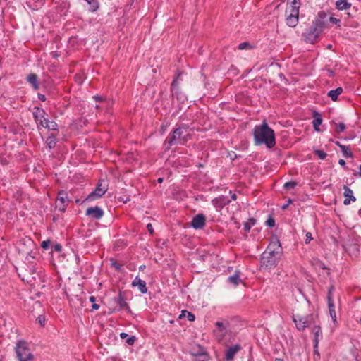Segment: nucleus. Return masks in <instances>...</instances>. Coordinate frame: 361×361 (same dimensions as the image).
I'll return each mask as SVG.
<instances>
[{"mask_svg":"<svg viewBox=\"0 0 361 361\" xmlns=\"http://www.w3.org/2000/svg\"><path fill=\"white\" fill-rule=\"evenodd\" d=\"M290 6L286 9V13H288L289 11H293V10H295L297 13H299V9L300 6V1H294V0H290Z\"/></svg>","mask_w":361,"mask_h":361,"instance_id":"nucleus-25","label":"nucleus"},{"mask_svg":"<svg viewBox=\"0 0 361 361\" xmlns=\"http://www.w3.org/2000/svg\"><path fill=\"white\" fill-rule=\"evenodd\" d=\"M39 2H41V3H42V2H43V1H44V0H39Z\"/></svg>","mask_w":361,"mask_h":361,"instance_id":"nucleus-60","label":"nucleus"},{"mask_svg":"<svg viewBox=\"0 0 361 361\" xmlns=\"http://www.w3.org/2000/svg\"><path fill=\"white\" fill-rule=\"evenodd\" d=\"M52 250L55 252H60L62 250V246L60 244L56 243L53 245Z\"/></svg>","mask_w":361,"mask_h":361,"instance_id":"nucleus-42","label":"nucleus"},{"mask_svg":"<svg viewBox=\"0 0 361 361\" xmlns=\"http://www.w3.org/2000/svg\"><path fill=\"white\" fill-rule=\"evenodd\" d=\"M250 47H251V46H250V44L248 42H243V43H240L238 45V49L240 50H244V49H249Z\"/></svg>","mask_w":361,"mask_h":361,"instance_id":"nucleus-39","label":"nucleus"},{"mask_svg":"<svg viewBox=\"0 0 361 361\" xmlns=\"http://www.w3.org/2000/svg\"><path fill=\"white\" fill-rule=\"evenodd\" d=\"M293 321L298 330L302 331L311 324L314 323V316L312 314L301 316L299 314L293 316Z\"/></svg>","mask_w":361,"mask_h":361,"instance_id":"nucleus-6","label":"nucleus"},{"mask_svg":"<svg viewBox=\"0 0 361 361\" xmlns=\"http://www.w3.org/2000/svg\"><path fill=\"white\" fill-rule=\"evenodd\" d=\"M108 185L104 180H99L96 188L90 192L86 200L87 201H93L102 197L107 191Z\"/></svg>","mask_w":361,"mask_h":361,"instance_id":"nucleus-7","label":"nucleus"},{"mask_svg":"<svg viewBox=\"0 0 361 361\" xmlns=\"http://www.w3.org/2000/svg\"><path fill=\"white\" fill-rule=\"evenodd\" d=\"M336 8L338 10H348L349 9L352 4L348 1V0H336Z\"/></svg>","mask_w":361,"mask_h":361,"instance_id":"nucleus-22","label":"nucleus"},{"mask_svg":"<svg viewBox=\"0 0 361 361\" xmlns=\"http://www.w3.org/2000/svg\"><path fill=\"white\" fill-rule=\"evenodd\" d=\"M115 300L121 309L130 310L128 303L126 302V300L121 293L119 294L118 297L116 298Z\"/></svg>","mask_w":361,"mask_h":361,"instance_id":"nucleus-24","label":"nucleus"},{"mask_svg":"<svg viewBox=\"0 0 361 361\" xmlns=\"http://www.w3.org/2000/svg\"><path fill=\"white\" fill-rule=\"evenodd\" d=\"M27 82L32 85L34 90H37L39 89V83L37 80V75L35 73H30L27 77Z\"/></svg>","mask_w":361,"mask_h":361,"instance_id":"nucleus-23","label":"nucleus"},{"mask_svg":"<svg viewBox=\"0 0 361 361\" xmlns=\"http://www.w3.org/2000/svg\"><path fill=\"white\" fill-rule=\"evenodd\" d=\"M95 300H96V299H95V298H94V296H91V297L90 298V301L91 302H95Z\"/></svg>","mask_w":361,"mask_h":361,"instance_id":"nucleus-55","label":"nucleus"},{"mask_svg":"<svg viewBox=\"0 0 361 361\" xmlns=\"http://www.w3.org/2000/svg\"><path fill=\"white\" fill-rule=\"evenodd\" d=\"M358 176H359L360 177H361V164H360V166H359Z\"/></svg>","mask_w":361,"mask_h":361,"instance_id":"nucleus-58","label":"nucleus"},{"mask_svg":"<svg viewBox=\"0 0 361 361\" xmlns=\"http://www.w3.org/2000/svg\"><path fill=\"white\" fill-rule=\"evenodd\" d=\"M147 228L148 231H149L151 233H152V232H153V228H152V224H147Z\"/></svg>","mask_w":361,"mask_h":361,"instance_id":"nucleus-50","label":"nucleus"},{"mask_svg":"<svg viewBox=\"0 0 361 361\" xmlns=\"http://www.w3.org/2000/svg\"><path fill=\"white\" fill-rule=\"evenodd\" d=\"M343 189H344L343 195L345 197L343 204L345 205H348L350 204L351 201L355 202L356 200V198L353 195V190L346 185L343 186Z\"/></svg>","mask_w":361,"mask_h":361,"instance_id":"nucleus-16","label":"nucleus"},{"mask_svg":"<svg viewBox=\"0 0 361 361\" xmlns=\"http://www.w3.org/2000/svg\"><path fill=\"white\" fill-rule=\"evenodd\" d=\"M189 139V134L185 128H177L166 139L167 149L174 145H184Z\"/></svg>","mask_w":361,"mask_h":361,"instance_id":"nucleus-4","label":"nucleus"},{"mask_svg":"<svg viewBox=\"0 0 361 361\" xmlns=\"http://www.w3.org/2000/svg\"><path fill=\"white\" fill-rule=\"evenodd\" d=\"M281 243L279 240L271 241L267 250L261 257V268L271 269L276 267L281 257Z\"/></svg>","mask_w":361,"mask_h":361,"instance_id":"nucleus-2","label":"nucleus"},{"mask_svg":"<svg viewBox=\"0 0 361 361\" xmlns=\"http://www.w3.org/2000/svg\"><path fill=\"white\" fill-rule=\"evenodd\" d=\"M57 143V139L56 137V135L54 133L50 134L47 140H46V144L47 145L48 147L51 149L55 147Z\"/></svg>","mask_w":361,"mask_h":361,"instance_id":"nucleus-26","label":"nucleus"},{"mask_svg":"<svg viewBox=\"0 0 361 361\" xmlns=\"http://www.w3.org/2000/svg\"><path fill=\"white\" fill-rule=\"evenodd\" d=\"M340 149L345 157H346V158L353 157V153H352L349 146L343 145V146H341Z\"/></svg>","mask_w":361,"mask_h":361,"instance_id":"nucleus-31","label":"nucleus"},{"mask_svg":"<svg viewBox=\"0 0 361 361\" xmlns=\"http://www.w3.org/2000/svg\"><path fill=\"white\" fill-rule=\"evenodd\" d=\"M216 329L214 330L216 339L220 342L223 341L224 336L228 332L227 324L222 322H216L215 323Z\"/></svg>","mask_w":361,"mask_h":361,"instance_id":"nucleus-9","label":"nucleus"},{"mask_svg":"<svg viewBox=\"0 0 361 361\" xmlns=\"http://www.w3.org/2000/svg\"><path fill=\"white\" fill-rule=\"evenodd\" d=\"M228 281L236 286L240 284L241 279L238 273L235 272L233 275H231L228 278Z\"/></svg>","mask_w":361,"mask_h":361,"instance_id":"nucleus-29","label":"nucleus"},{"mask_svg":"<svg viewBox=\"0 0 361 361\" xmlns=\"http://www.w3.org/2000/svg\"><path fill=\"white\" fill-rule=\"evenodd\" d=\"M16 353L19 361H30L34 358L27 343L24 341H20L16 343Z\"/></svg>","mask_w":361,"mask_h":361,"instance_id":"nucleus-5","label":"nucleus"},{"mask_svg":"<svg viewBox=\"0 0 361 361\" xmlns=\"http://www.w3.org/2000/svg\"><path fill=\"white\" fill-rule=\"evenodd\" d=\"M37 321L39 322V324L43 326H44L45 324V317L42 315H39L37 318Z\"/></svg>","mask_w":361,"mask_h":361,"instance_id":"nucleus-41","label":"nucleus"},{"mask_svg":"<svg viewBox=\"0 0 361 361\" xmlns=\"http://www.w3.org/2000/svg\"><path fill=\"white\" fill-rule=\"evenodd\" d=\"M336 145L341 148V146H343V145L341 144L338 141L335 142Z\"/></svg>","mask_w":361,"mask_h":361,"instance_id":"nucleus-56","label":"nucleus"},{"mask_svg":"<svg viewBox=\"0 0 361 361\" xmlns=\"http://www.w3.org/2000/svg\"><path fill=\"white\" fill-rule=\"evenodd\" d=\"M43 127L52 131H58L59 130V126L55 121H46L45 125H43Z\"/></svg>","mask_w":361,"mask_h":361,"instance_id":"nucleus-30","label":"nucleus"},{"mask_svg":"<svg viewBox=\"0 0 361 361\" xmlns=\"http://www.w3.org/2000/svg\"><path fill=\"white\" fill-rule=\"evenodd\" d=\"M145 267H145V265H140V266L139 267V270H140V271H144V270H145Z\"/></svg>","mask_w":361,"mask_h":361,"instance_id":"nucleus-54","label":"nucleus"},{"mask_svg":"<svg viewBox=\"0 0 361 361\" xmlns=\"http://www.w3.org/2000/svg\"><path fill=\"white\" fill-rule=\"evenodd\" d=\"M343 92V88L339 87L335 90H330L328 92V96L333 100L336 101L338 95Z\"/></svg>","mask_w":361,"mask_h":361,"instance_id":"nucleus-27","label":"nucleus"},{"mask_svg":"<svg viewBox=\"0 0 361 361\" xmlns=\"http://www.w3.org/2000/svg\"><path fill=\"white\" fill-rule=\"evenodd\" d=\"M32 114L35 121L38 123L40 120H43L45 118L46 112L43 109L35 107Z\"/></svg>","mask_w":361,"mask_h":361,"instance_id":"nucleus-19","label":"nucleus"},{"mask_svg":"<svg viewBox=\"0 0 361 361\" xmlns=\"http://www.w3.org/2000/svg\"><path fill=\"white\" fill-rule=\"evenodd\" d=\"M85 1L87 2V4L90 5V8L89 10L91 11H95L98 7H99V5H98V2L97 0H85Z\"/></svg>","mask_w":361,"mask_h":361,"instance_id":"nucleus-33","label":"nucleus"},{"mask_svg":"<svg viewBox=\"0 0 361 361\" xmlns=\"http://www.w3.org/2000/svg\"><path fill=\"white\" fill-rule=\"evenodd\" d=\"M180 73H178L176 75V77L174 78L171 83V92L173 95H176L177 98L178 99V92H179V87H178V80L180 78Z\"/></svg>","mask_w":361,"mask_h":361,"instance_id":"nucleus-20","label":"nucleus"},{"mask_svg":"<svg viewBox=\"0 0 361 361\" xmlns=\"http://www.w3.org/2000/svg\"><path fill=\"white\" fill-rule=\"evenodd\" d=\"M93 99L96 101V102H101L102 101V97L98 96V95H95L93 97Z\"/></svg>","mask_w":361,"mask_h":361,"instance_id":"nucleus-48","label":"nucleus"},{"mask_svg":"<svg viewBox=\"0 0 361 361\" xmlns=\"http://www.w3.org/2000/svg\"><path fill=\"white\" fill-rule=\"evenodd\" d=\"M206 219L203 214H199L193 217L191 226L195 229H201L205 225Z\"/></svg>","mask_w":361,"mask_h":361,"instance_id":"nucleus-14","label":"nucleus"},{"mask_svg":"<svg viewBox=\"0 0 361 361\" xmlns=\"http://www.w3.org/2000/svg\"><path fill=\"white\" fill-rule=\"evenodd\" d=\"M93 310H98L99 308V305L97 304L94 303L92 306Z\"/></svg>","mask_w":361,"mask_h":361,"instance_id":"nucleus-52","label":"nucleus"},{"mask_svg":"<svg viewBox=\"0 0 361 361\" xmlns=\"http://www.w3.org/2000/svg\"><path fill=\"white\" fill-rule=\"evenodd\" d=\"M68 202L69 200L67 193L63 190L59 191L58 193V197L56 200V208H57L59 211L64 212L66 209Z\"/></svg>","mask_w":361,"mask_h":361,"instance_id":"nucleus-8","label":"nucleus"},{"mask_svg":"<svg viewBox=\"0 0 361 361\" xmlns=\"http://www.w3.org/2000/svg\"><path fill=\"white\" fill-rule=\"evenodd\" d=\"M86 215L94 219H100L104 216V211L98 206L88 207L85 212Z\"/></svg>","mask_w":361,"mask_h":361,"instance_id":"nucleus-11","label":"nucleus"},{"mask_svg":"<svg viewBox=\"0 0 361 361\" xmlns=\"http://www.w3.org/2000/svg\"><path fill=\"white\" fill-rule=\"evenodd\" d=\"M292 202H293L292 200L289 199L286 204L281 206V209L286 210L288 208V207L289 206V204H290Z\"/></svg>","mask_w":361,"mask_h":361,"instance_id":"nucleus-45","label":"nucleus"},{"mask_svg":"<svg viewBox=\"0 0 361 361\" xmlns=\"http://www.w3.org/2000/svg\"><path fill=\"white\" fill-rule=\"evenodd\" d=\"M254 142L257 146L264 145L269 149L276 145L274 130L266 121L255 126L253 129Z\"/></svg>","mask_w":361,"mask_h":361,"instance_id":"nucleus-1","label":"nucleus"},{"mask_svg":"<svg viewBox=\"0 0 361 361\" xmlns=\"http://www.w3.org/2000/svg\"><path fill=\"white\" fill-rule=\"evenodd\" d=\"M313 121H312V126L316 131H319V126L322 123V115L317 112L314 111L312 114Z\"/></svg>","mask_w":361,"mask_h":361,"instance_id":"nucleus-17","label":"nucleus"},{"mask_svg":"<svg viewBox=\"0 0 361 361\" xmlns=\"http://www.w3.org/2000/svg\"><path fill=\"white\" fill-rule=\"evenodd\" d=\"M231 198H232V200H236V198H237L236 195H235V194H233V195H231Z\"/></svg>","mask_w":361,"mask_h":361,"instance_id":"nucleus-57","label":"nucleus"},{"mask_svg":"<svg viewBox=\"0 0 361 361\" xmlns=\"http://www.w3.org/2000/svg\"><path fill=\"white\" fill-rule=\"evenodd\" d=\"M179 317L180 319L183 317H186L188 320L190 322H192L195 319V316L192 313L187 310H183Z\"/></svg>","mask_w":361,"mask_h":361,"instance_id":"nucleus-32","label":"nucleus"},{"mask_svg":"<svg viewBox=\"0 0 361 361\" xmlns=\"http://www.w3.org/2000/svg\"><path fill=\"white\" fill-rule=\"evenodd\" d=\"M329 22L333 23V24H336V25H338V26H340V23H341V20L338 19V18H336L335 17H333V16H331L329 18Z\"/></svg>","mask_w":361,"mask_h":361,"instance_id":"nucleus-40","label":"nucleus"},{"mask_svg":"<svg viewBox=\"0 0 361 361\" xmlns=\"http://www.w3.org/2000/svg\"><path fill=\"white\" fill-rule=\"evenodd\" d=\"M46 121L49 120L44 118L43 120H40V121L38 123L43 127V125H45Z\"/></svg>","mask_w":361,"mask_h":361,"instance_id":"nucleus-51","label":"nucleus"},{"mask_svg":"<svg viewBox=\"0 0 361 361\" xmlns=\"http://www.w3.org/2000/svg\"><path fill=\"white\" fill-rule=\"evenodd\" d=\"M251 222H245L244 224L243 229L245 232L248 233L250 231L251 227L255 224V220L250 219Z\"/></svg>","mask_w":361,"mask_h":361,"instance_id":"nucleus-35","label":"nucleus"},{"mask_svg":"<svg viewBox=\"0 0 361 361\" xmlns=\"http://www.w3.org/2000/svg\"><path fill=\"white\" fill-rule=\"evenodd\" d=\"M131 286L133 287H137L138 290L142 294H145L147 292V288L146 282L141 279L139 276H137L132 281Z\"/></svg>","mask_w":361,"mask_h":361,"instance_id":"nucleus-15","label":"nucleus"},{"mask_svg":"<svg viewBox=\"0 0 361 361\" xmlns=\"http://www.w3.org/2000/svg\"><path fill=\"white\" fill-rule=\"evenodd\" d=\"M299 13H297L295 10L293 11H289L287 13V17L286 18V22L288 26L290 27H295L299 21Z\"/></svg>","mask_w":361,"mask_h":361,"instance_id":"nucleus-13","label":"nucleus"},{"mask_svg":"<svg viewBox=\"0 0 361 361\" xmlns=\"http://www.w3.org/2000/svg\"><path fill=\"white\" fill-rule=\"evenodd\" d=\"M38 98L40 101H42V102H44L46 100V97L45 95L44 94H38Z\"/></svg>","mask_w":361,"mask_h":361,"instance_id":"nucleus-46","label":"nucleus"},{"mask_svg":"<svg viewBox=\"0 0 361 361\" xmlns=\"http://www.w3.org/2000/svg\"><path fill=\"white\" fill-rule=\"evenodd\" d=\"M242 349L240 344H235L228 348L225 351V360L231 361L234 359L235 355Z\"/></svg>","mask_w":361,"mask_h":361,"instance_id":"nucleus-12","label":"nucleus"},{"mask_svg":"<svg viewBox=\"0 0 361 361\" xmlns=\"http://www.w3.org/2000/svg\"><path fill=\"white\" fill-rule=\"evenodd\" d=\"M212 202L216 210L220 211L224 207L231 202V200L227 196L221 195L212 200Z\"/></svg>","mask_w":361,"mask_h":361,"instance_id":"nucleus-10","label":"nucleus"},{"mask_svg":"<svg viewBox=\"0 0 361 361\" xmlns=\"http://www.w3.org/2000/svg\"><path fill=\"white\" fill-rule=\"evenodd\" d=\"M120 337L122 339H126V343L129 345H133L135 341V336H129L128 334L124 332L120 334Z\"/></svg>","mask_w":361,"mask_h":361,"instance_id":"nucleus-28","label":"nucleus"},{"mask_svg":"<svg viewBox=\"0 0 361 361\" xmlns=\"http://www.w3.org/2000/svg\"><path fill=\"white\" fill-rule=\"evenodd\" d=\"M338 164H339L341 166H343V167H345V164H345V161L343 159H339V161H338Z\"/></svg>","mask_w":361,"mask_h":361,"instance_id":"nucleus-49","label":"nucleus"},{"mask_svg":"<svg viewBox=\"0 0 361 361\" xmlns=\"http://www.w3.org/2000/svg\"><path fill=\"white\" fill-rule=\"evenodd\" d=\"M296 185H297V183L294 181H288V182L285 183L283 187H284V188H286L287 190H290V189L294 188L296 186Z\"/></svg>","mask_w":361,"mask_h":361,"instance_id":"nucleus-37","label":"nucleus"},{"mask_svg":"<svg viewBox=\"0 0 361 361\" xmlns=\"http://www.w3.org/2000/svg\"><path fill=\"white\" fill-rule=\"evenodd\" d=\"M306 238H305V243L306 244H308L310 243V241L312 240V233H310V232H307L306 233V235H305Z\"/></svg>","mask_w":361,"mask_h":361,"instance_id":"nucleus-43","label":"nucleus"},{"mask_svg":"<svg viewBox=\"0 0 361 361\" xmlns=\"http://www.w3.org/2000/svg\"><path fill=\"white\" fill-rule=\"evenodd\" d=\"M266 223H267V225H268L270 227H273L275 225V221L272 218L268 219L267 221H266Z\"/></svg>","mask_w":361,"mask_h":361,"instance_id":"nucleus-44","label":"nucleus"},{"mask_svg":"<svg viewBox=\"0 0 361 361\" xmlns=\"http://www.w3.org/2000/svg\"><path fill=\"white\" fill-rule=\"evenodd\" d=\"M312 332L314 335V348H317L319 339L322 338V330L319 326H314Z\"/></svg>","mask_w":361,"mask_h":361,"instance_id":"nucleus-18","label":"nucleus"},{"mask_svg":"<svg viewBox=\"0 0 361 361\" xmlns=\"http://www.w3.org/2000/svg\"><path fill=\"white\" fill-rule=\"evenodd\" d=\"M328 305H329V310L330 317H331L333 322L334 323H336V311L334 309V302L331 298L330 293H329V295H328Z\"/></svg>","mask_w":361,"mask_h":361,"instance_id":"nucleus-21","label":"nucleus"},{"mask_svg":"<svg viewBox=\"0 0 361 361\" xmlns=\"http://www.w3.org/2000/svg\"><path fill=\"white\" fill-rule=\"evenodd\" d=\"M325 16H326V13H325V12H324V11H321V12H319V16L320 18H323V17H324Z\"/></svg>","mask_w":361,"mask_h":361,"instance_id":"nucleus-53","label":"nucleus"},{"mask_svg":"<svg viewBox=\"0 0 361 361\" xmlns=\"http://www.w3.org/2000/svg\"><path fill=\"white\" fill-rule=\"evenodd\" d=\"M314 154L315 155H317L320 159H324L327 154L325 152L322 151V150H319V149H317L314 151Z\"/></svg>","mask_w":361,"mask_h":361,"instance_id":"nucleus-36","label":"nucleus"},{"mask_svg":"<svg viewBox=\"0 0 361 361\" xmlns=\"http://www.w3.org/2000/svg\"><path fill=\"white\" fill-rule=\"evenodd\" d=\"M50 243H51V241L50 240H44L41 243V247L44 249V250H48L49 247H50Z\"/></svg>","mask_w":361,"mask_h":361,"instance_id":"nucleus-38","label":"nucleus"},{"mask_svg":"<svg viewBox=\"0 0 361 361\" xmlns=\"http://www.w3.org/2000/svg\"><path fill=\"white\" fill-rule=\"evenodd\" d=\"M345 129V125L343 123H335V131L337 133L343 132Z\"/></svg>","mask_w":361,"mask_h":361,"instance_id":"nucleus-34","label":"nucleus"},{"mask_svg":"<svg viewBox=\"0 0 361 361\" xmlns=\"http://www.w3.org/2000/svg\"><path fill=\"white\" fill-rule=\"evenodd\" d=\"M157 181H158V183H162L163 182V178H158Z\"/></svg>","mask_w":361,"mask_h":361,"instance_id":"nucleus-59","label":"nucleus"},{"mask_svg":"<svg viewBox=\"0 0 361 361\" xmlns=\"http://www.w3.org/2000/svg\"><path fill=\"white\" fill-rule=\"evenodd\" d=\"M314 358H316V356L317 357V358H319L320 355L318 351V348H314Z\"/></svg>","mask_w":361,"mask_h":361,"instance_id":"nucleus-47","label":"nucleus"},{"mask_svg":"<svg viewBox=\"0 0 361 361\" xmlns=\"http://www.w3.org/2000/svg\"><path fill=\"white\" fill-rule=\"evenodd\" d=\"M324 28V23L322 20H316L303 32L302 37L307 43L314 44L317 42Z\"/></svg>","mask_w":361,"mask_h":361,"instance_id":"nucleus-3","label":"nucleus"}]
</instances>
